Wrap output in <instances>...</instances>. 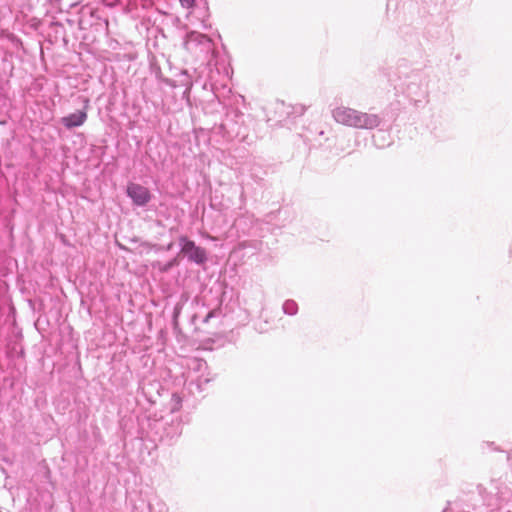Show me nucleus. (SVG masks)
Wrapping results in <instances>:
<instances>
[{"label": "nucleus", "mask_w": 512, "mask_h": 512, "mask_svg": "<svg viewBox=\"0 0 512 512\" xmlns=\"http://www.w3.org/2000/svg\"><path fill=\"white\" fill-rule=\"evenodd\" d=\"M282 310L284 314L294 316L298 313V304L294 300L288 299L284 301Z\"/></svg>", "instance_id": "nucleus-9"}, {"label": "nucleus", "mask_w": 512, "mask_h": 512, "mask_svg": "<svg viewBox=\"0 0 512 512\" xmlns=\"http://www.w3.org/2000/svg\"><path fill=\"white\" fill-rule=\"evenodd\" d=\"M180 246V254H182L189 262L196 265H204L208 260L207 251L205 248L196 245V243L189 239L186 235H181L178 238Z\"/></svg>", "instance_id": "nucleus-5"}, {"label": "nucleus", "mask_w": 512, "mask_h": 512, "mask_svg": "<svg viewBox=\"0 0 512 512\" xmlns=\"http://www.w3.org/2000/svg\"><path fill=\"white\" fill-rule=\"evenodd\" d=\"M332 117L337 123L356 129L372 130L382 123V118L378 114L362 112L343 105L332 110Z\"/></svg>", "instance_id": "nucleus-2"}, {"label": "nucleus", "mask_w": 512, "mask_h": 512, "mask_svg": "<svg viewBox=\"0 0 512 512\" xmlns=\"http://www.w3.org/2000/svg\"><path fill=\"white\" fill-rule=\"evenodd\" d=\"M182 7L186 8V9H190L194 6L195 4V0H179Z\"/></svg>", "instance_id": "nucleus-12"}, {"label": "nucleus", "mask_w": 512, "mask_h": 512, "mask_svg": "<svg viewBox=\"0 0 512 512\" xmlns=\"http://www.w3.org/2000/svg\"><path fill=\"white\" fill-rule=\"evenodd\" d=\"M13 351H14L15 353H22V349H21V348H19V351H18V347H17V345H15V346L13 347Z\"/></svg>", "instance_id": "nucleus-17"}, {"label": "nucleus", "mask_w": 512, "mask_h": 512, "mask_svg": "<svg viewBox=\"0 0 512 512\" xmlns=\"http://www.w3.org/2000/svg\"><path fill=\"white\" fill-rule=\"evenodd\" d=\"M428 76L421 70H413L402 79L400 87L403 94L415 106L426 102L428 97Z\"/></svg>", "instance_id": "nucleus-3"}, {"label": "nucleus", "mask_w": 512, "mask_h": 512, "mask_svg": "<svg viewBox=\"0 0 512 512\" xmlns=\"http://www.w3.org/2000/svg\"><path fill=\"white\" fill-rule=\"evenodd\" d=\"M178 315H179V310L177 308H175L174 317L176 318Z\"/></svg>", "instance_id": "nucleus-19"}, {"label": "nucleus", "mask_w": 512, "mask_h": 512, "mask_svg": "<svg viewBox=\"0 0 512 512\" xmlns=\"http://www.w3.org/2000/svg\"><path fill=\"white\" fill-rule=\"evenodd\" d=\"M184 47L193 53H209L213 49V42L207 35L191 31L186 34Z\"/></svg>", "instance_id": "nucleus-6"}, {"label": "nucleus", "mask_w": 512, "mask_h": 512, "mask_svg": "<svg viewBox=\"0 0 512 512\" xmlns=\"http://www.w3.org/2000/svg\"><path fill=\"white\" fill-rule=\"evenodd\" d=\"M251 218H252V217H250V216H242V217H240V218H238V219L236 220V223H235V224H236V226L240 227V226H241L242 221H244V220H246V219H251Z\"/></svg>", "instance_id": "nucleus-15"}, {"label": "nucleus", "mask_w": 512, "mask_h": 512, "mask_svg": "<svg viewBox=\"0 0 512 512\" xmlns=\"http://www.w3.org/2000/svg\"><path fill=\"white\" fill-rule=\"evenodd\" d=\"M244 123V114L236 107H230L225 113L219 129L223 137L232 140L241 134Z\"/></svg>", "instance_id": "nucleus-4"}, {"label": "nucleus", "mask_w": 512, "mask_h": 512, "mask_svg": "<svg viewBox=\"0 0 512 512\" xmlns=\"http://www.w3.org/2000/svg\"><path fill=\"white\" fill-rule=\"evenodd\" d=\"M173 398H176V394H173ZM177 403H179V398L177 397Z\"/></svg>", "instance_id": "nucleus-20"}, {"label": "nucleus", "mask_w": 512, "mask_h": 512, "mask_svg": "<svg viewBox=\"0 0 512 512\" xmlns=\"http://www.w3.org/2000/svg\"><path fill=\"white\" fill-rule=\"evenodd\" d=\"M507 459H508V460H512V455H508V456H507Z\"/></svg>", "instance_id": "nucleus-21"}, {"label": "nucleus", "mask_w": 512, "mask_h": 512, "mask_svg": "<svg viewBox=\"0 0 512 512\" xmlns=\"http://www.w3.org/2000/svg\"><path fill=\"white\" fill-rule=\"evenodd\" d=\"M213 380V377L210 376V373L207 375H200L195 379V385L199 391H203L205 386Z\"/></svg>", "instance_id": "nucleus-10"}, {"label": "nucleus", "mask_w": 512, "mask_h": 512, "mask_svg": "<svg viewBox=\"0 0 512 512\" xmlns=\"http://www.w3.org/2000/svg\"><path fill=\"white\" fill-rule=\"evenodd\" d=\"M175 262H176L175 260L170 261V262L166 265V267L164 268V270H168L169 268H171L172 266H174Z\"/></svg>", "instance_id": "nucleus-16"}, {"label": "nucleus", "mask_w": 512, "mask_h": 512, "mask_svg": "<svg viewBox=\"0 0 512 512\" xmlns=\"http://www.w3.org/2000/svg\"><path fill=\"white\" fill-rule=\"evenodd\" d=\"M481 449L485 451L486 449H493L496 450L494 442H483L481 444Z\"/></svg>", "instance_id": "nucleus-13"}, {"label": "nucleus", "mask_w": 512, "mask_h": 512, "mask_svg": "<svg viewBox=\"0 0 512 512\" xmlns=\"http://www.w3.org/2000/svg\"><path fill=\"white\" fill-rule=\"evenodd\" d=\"M219 314H220V311H218V310H212V311H210V312L206 315V317L204 318V322H208L211 318L216 317V316H217V315H219Z\"/></svg>", "instance_id": "nucleus-14"}, {"label": "nucleus", "mask_w": 512, "mask_h": 512, "mask_svg": "<svg viewBox=\"0 0 512 512\" xmlns=\"http://www.w3.org/2000/svg\"><path fill=\"white\" fill-rule=\"evenodd\" d=\"M172 247H173V242H170V243L166 246V248H165V249H166L167 251H169V250H171V249H172Z\"/></svg>", "instance_id": "nucleus-18"}, {"label": "nucleus", "mask_w": 512, "mask_h": 512, "mask_svg": "<svg viewBox=\"0 0 512 512\" xmlns=\"http://www.w3.org/2000/svg\"><path fill=\"white\" fill-rule=\"evenodd\" d=\"M195 369L201 372H205L207 370V363L203 360H195Z\"/></svg>", "instance_id": "nucleus-11"}, {"label": "nucleus", "mask_w": 512, "mask_h": 512, "mask_svg": "<svg viewBox=\"0 0 512 512\" xmlns=\"http://www.w3.org/2000/svg\"><path fill=\"white\" fill-rule=\"evenodd\" d=\"M477 492L487 512H512V489L501 479L477 485Z\"/></svg>", "instance_id": "nucleus-1"}, {"label": "nucleus", "mask_w": 512, "mask_h": 512, "mask_svg": "<svg viewBox=\"0 0 512 512\" xmlns=\"http://www.w3.org/2000/svg\"><path fill=\"white\" fill-rule=\"evenodd\" d=\"M87 113L78 110L61 118L60 122L66 129H73L82 126L87 120Z\"/></svg>", "instance_id": "nucleus-8"}, {"label": "nucleus", "mask_w": 512, "mask_h": 512, "mask_svg": "<svg viewBox=\"0 0 512 512\" xmlns=\"http://www.w3.org/2000/svg\"><path fill=\"white\" fill-rule=\"evenodd\" d=\"M127 195L137 206H145L151 200L150 191L146 187L136 183H131L127 186Z\"/></svg>", "instance_id": "nucleus-7"}]
</instances>
